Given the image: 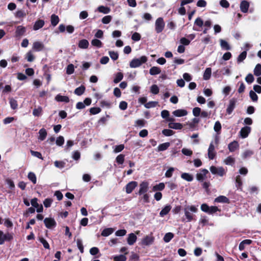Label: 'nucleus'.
Masks as SVG:
<instances>
[{"label": "nucleus", "instance_id": "36", "mask_svg": "<svg viewBox=\"0 0 261 261\" xmlns=\"http://www.w3.org/2000/svg\"><path fill=\"white\" fill-rule=\"evenodd\" d=\"M165 184L163 182H160L159 184L154 186L152 188V190L153 191H160L163 190L165 189Z\"/></svg>", "mask_w": 261, "mask_h": 261}, {"label": "nucleus", "instance_id": "19", "mask_svg": "<svg viewBox=\"0 0 261 261\" xmlns=\"http://www.w3.org/2000/svg\"><path fill=\"white\" fill-rule=\"evenodd\" d=\"M89 43L86 39H83L79 41L78 47L81 49H87L88 48Z\"/></svg>", "mask_w": 261, "mask_h": 261}, {"label": "nucleus", "instance_id": "45", "mask_svg": "<svg viewBox=\"0 0 261 261\" xmlns=\"http://www.w3.org/2000/svg\"><path fill=\"white\" fill-rule=\"evenodd\" d=\"M91 44L98 48L101 47L102 46V43L101 41L97 39H93L91 41Z\"/></svg>", "mask_w": 261, "mask_h": 261}, {"label": "nucleus", "instance_id": "63", "mask_svg": "<svg viewBox=\"0 0 261 261\" xmlns=\"http://www.w3.org/2000/svg\"><path fill=\"white\" fill-rule=\"evenodd\" d=\"M112 19V17L110 15H107L104 16L102 19L101 21L103 24H108L110 23Z\"/></svg>", "mask_w": 261, "mask_h": 261}, {"label": "nucleus", "instance_id": "31", "mask_svg": "<svg viewBox=\"0 0 261 261\" xmlns=\"http://www.w3.org/2000/svg\"><path fill=\"white\" fill-rule=\"evenodd\" d=\"M39 139L41 141H43L46 137L47 131L44 128L40 129L39 131Z\"/></svg>", "mask_w": 261, "mask_h": 261}, {"label": "nucleus", "instance_id": "12", "mask_svg": "<svg viewBox=\"0 0 261 261\" xmlns=\"http://www.w3.org/2000/svg\"><path fill=\"white\" fill-rule=\"evenodd\" d=\"M203 21L200 17L197 18L194 22V25L193 28V30L196 31H199L200 29L197 28V27L199 28H201L203 25Z\"/></svg>", "mask_w": 261, "mask_h": 261}, {"label": "nucleus", "instance_id": "57", "mask_svg": "<svg viewBox=\"0 0 261 261\" xmlns=\"http://www.w3.org/2000/svg\"><path fill=\"white\" fill-rule=\"evenodd\" d=\"M157 104H158V102L151 101H149L148 102H146L144 105V106L145 108H146L147 109H149L151 108H154V107H156Z\"/></svg>", "mask_w": 261, "mask_h": 261}, {"label": "nucleus", "instance_id": "41", "mask_svg": "<svg viewBox=\"0 0 261 261\" xmlns=\"http://www.w3.org/2000/svg\"><path fill=\"white\" fill-rule=\"evenodd\" d=\"M28 178L31 180L34 184H36L37 182V178L35 174L32 172H30L28 175Z\"/></svg>", "mask_w": 261, "mask_h": 261}, {"label": "nucleus", "instance_id": "52", "mask_svg": "<svg viewBox=\"0 0 261 261\" xmlns=\"http://www.w3.org/2000/svg\"><path fill=\"white\" fill-rule=\"evenodd\" d=\"M249 96H250V98L251 99V100L254 102L257 101L258 100V98L257 94L255 93V92L254 91H253L252 90L250 91Z\"/></svg>", "mask_w": 261, "mask_h": 261}, {"label": "nucleus", "instance_id": "13", "mask_svg": "<svg viewBox=\"0 0 261 261\" xmlns=\"http://www.w3.org/2000/svg\"><path fill=\"white\" fill-rule=\"evenodd\" d=\"M214 202L229 204L230 203V200L226 196L221 195L216 198L214 200Z\"/></svg>", "mask_w": 261, "mask_h": 261}, {"label": "nucleus", "instance_id": "6", "mask_svg": "<svg viewBox=\"0 0 261 261\" xmlns=\"http://www.w3.org/2000/svg\"><path fill=\"white\" fill-rule=\"evenodd\" d=\"M138 182L136 181L129 182L125 186V192L127 194L131 193L133 190L137 187Z\"/></svg>", "mask_w": 261, "mask_h": 261}, {"label": "nucleus", "instance_id": "14", "mask_svg": "<svg viewBox=\"0 0 261 261\" xmlns=\"http://www.w3.org/2000/svg\"><path fill=\"white\" fill-rule=\"evenodd\" d=\"M216 155L215 152V147L212 143H211L209 146L208 149V156L210 160H213Z\"/></svg>", "mask_w": 261, "mask_h": 261}, {"label": "nucleus", "instance_id": "9", "mask_svg": "<svg viewBox=\"0 0 261 261\" xmlns=\"http://www.w3.org/2000/svg\"><path fill=\"white\" fill-rule=\"evenodd\" d=\"M154 240L153 237L151 236H146L142 240L141 244L143 245L148 246L152 244Z\"/></svg>", "mask_w": 261, "mask_h": 261}, {"label": "nucleus", "instance_id": "17", "mask_svg": "<svg viewBox=\"0 0 261 261\" xmlns=\"http://www.w3.org/2000/svg\"><path fill=\"white\" fill-rule=\"evenodd\" d=\"M137 237L134 233H131L128 234L127 239V242L128 245H133L136 242Z\"/></svg>", "mask_w": 261, "mask_h": 261}, {"label": "nucleus", "instance_id": "25", "mask_svg": "<svg viewBox=\"0 0 261 261\" xmlns=\"http://www.w3.org/2000/svg\"><path fill=\"white\" fill-rule=\"evenodd\" d=\"M171 208L172 207L170 205H166L160 212V216L161 217H164L167 215L171 210Z\"/></svg>", "mask_w": 261, "mask_h": 261}, {"label": "nucleus", "instance_id": "22", "mask_svg": "<svg viewBox=\"0 0 261 261\" xmlns=\"http://www.w3.org/2000/svg\"><path fill=\"white\" fill-rule=\"evenodd\" d=\"M55 100L59 102H65L68 103L69 102V98L67 96H63L60 94H58L55 97Z\"/></svg>", "mask_w": 261, "mask_h": 261}, {"label": "nucleus", "instance_id": "43", "mask_svg": "<svg viewBox=\"0 0 261 261\" xmlns=\"http://www.w3.org/2000/svg\"><path fill=\"white\" fill-rule=\"evenodd\" d=\"M123 77V74L122 72H117L116 74L115 77L114 79V82L116 84L120 82Z\"/></svg>", "mask_w": 261, "mask_h": 261}, {"label": "nucleus", "instance_id": "24", "mask_svg": "<svg viewBox=\"0 0 261 261\" xmlns=\"http://www.w3.org/2000/svg\"><path fill=\"white\" fill-rule=\"evenodd\" d=\"M228 148L230 152H234L238 148H239L238 142L234 141L230 143L228 145Z\"/></svg>", "mask_w": 261, "mask_h": 261}, {"label": "nucleus", "instance_id": "40", "mask_svg": "<svg viewBox=\"0 0 261 261\" xmlns=\"http://www.w3.org/2000/svg\"><path fill=\"white\" fill-rule=\"evenodd\" d=\"M254 74L256 76H259L261 75V65L260 64H257L253 70Z\"/></svg>", "mask_w": 261, "mask_h": 261}, {"label": "nucleus", "instance_id": "59", "mask_svg": "<svg viewBox=\"0 0 261 261\" xmlns=\"http://www.w3.org/2000/svg\"><path fill=\"white\" fill-rule=\"evenodd\" d=\"M54 165L57 168L62 169L65 167V163L63 161H56L54 162Z\"/></svg>", "mask_w": 261, "mask_h": 261}, {"label": "nucleus", "instance_id": "30", "mask_svg": "<svg viewBox=\"0 0 261 261\" xmlns=\"http://www.w3.org/2000/svg\"><path fill=\"white\" fill-rule=\"evenodd\" d=\"M170 146V143L166 142L160 144L158 147V151H163L167 150Z\"/></svg>", "mask_w": 261, "mask_h": 261}, {"label": "nucleus", "instance_id": "37", "mask_svg": "<svg viewBox=\"0 0 261 261\" xmlns=\"http://www.w3.org/2000/svg\"><path fill=\"white\" fill-rule=\"evenodd\" d=\"M25 59L30 62H32L34 61L35 60V56H34L32 51L31 50H30L28 51L25 56Z\"/></svg>", "mask_w": 261, "mask_h": 261}, {"label": "nucleus", "instance_id": "29", "mask_svg": "<svg viewBox=\"0 0 261 261\" xmlns=\"http://www.w3.org/2000/svg\"><path fill=\"white\" fill-rule=\"evenodd\" d=\"M212 69L210 67L206 68L204 71L203 79L204 80H208L211 76Z\"/></svg>", "mask_w": 261, "mask_h": 261}, {"label": "nucleus", "instance_id": "49", "mask_svg": "<svg viewBox=\"0 0 261 261\" xmlns=\"http://www.w3.org/2000/svg\"><path fill=\"white\" fill-rule=\"evenodd\" d=\"M235 162V159L231 156H228L225 160L224 163L227 165H232Z\"/></svg>", "mask_w": 261, "mask_h": 261}, {"label": "nucleus", "instance_id": "53", "mask_svg": "<svg viewBox=\"0 0 261 261\" xmlns=\"http://www.w3.org/2000/svg\"><path fill=\"white\" fill-rule=\"evenodd\" d=\"M74 67L72 64H69L66 68V73L67 74H71L74 73Z\"/></svg>", "mask_w": 261, "mask_h": 261}, {"label": "nucleus", "instance_id": "38", "mask_svg": "<svg viewBox=\"0 0 261 261\" xmlns=\"http://www.w3.org/2000/svg\"><path fill=\"white\" fill-rule=\"evenodd\" d=\"M174 237V234L172 232H168L164 237L163 240L166 243L169 242Z\"/></svg>", "mask_w": 261, "mask_h": 261}, {"label": "nucleus", "instance_id": "64", "mask_svg": "<svg viewBox=\"0 0 261 261\" xmlns=\"http://www.w3.org/2000/svg\"><path fill=\"white\" fill-rule=\"evenodd\" d=\"M141 35L137 32H135L132 36V39L134 41H138L141 39Z\"/></svg>", "mask_w": 261, "mask_h": 261}, {"label": "nucleus", "instance_id": "55", "mask_svg": "<svg viewBox=\"0 0 261 261\" xmlns=\"http://www.w3.org/2000/svg\"><path fill=\"white\" fill-rule=\"evenodd\" d=\"M220 212L221 210L218 208V207L216 206H211L209 207L208 212L207 214H213L217 212Z\"/></svg>", "mask_w": 261, "mask_h": 261}, {"label": "nucleus", "instance_id": "48", "mask_svg": "<svg viewBox=\"0 0 261 261\" xmlns=\"http://www.w3.org/2000/svg\"><path fill=\"white\" fill-rule=\"evenodd\" d=\"M221 128H222V126H221V124L220 122L219 121H216L215 123L214 127V129L215 131L218 134H220V131L221 130Z\"/></svg>", "mask_w": 261, "mask_h": 261}, {"label": "nucleus", "instance_id": "3", "mask_svg": "<svg viewBox=\"0 0 261 261\" xmlns=\"http://www.w3.org/2000/svg\"><path fill=\"white\" fill-rule=\"evenodd\" d=\"M165 27V22L162 17H159L155 22V30L157 33H161Z\"/></svg>", "mask_w": 261, "mask_h": 261}, {"label": "nucleus", "instance_id": "21", "mask_svg": "<svg viewBox=\"0 0 261 261\" xmlns=\"http://www.w3.org/2000/svg\"><path fill=\"white\" fill-rule=\"evenodd\" d=\"M44 25V21L42 19H39L37 20L33 26V30L35 31L38 30L42 28Z\"/></svg>", "mask_w": 261, "mask_h": 261}, {"label": "nucleus", "instance_id": "54", "mask_svg": "<svg viewBox=\"0 0 261 261\" xmlns=\"http://www.w3.org/2000/svg\"><path fill=\"white\" fill-rule=\"evenodd\" d=\"M39 241L43 244V247L45 249H49L50 248L49 245L47 242L46 240H45L43 237H39Z\"/></svg>", "mask_w": 261, "mask_h": 261}, {"label": "nucleus", "instance_id": "8", "mask_svg": "<svg viewBox=\"0 0 261 261\" xmlns=\"http://www.w3.org/2000/svg\"><path fill=\"white\" fill-rule=\"evenodd\" d=\"M44 223L46 228L50 229L56 225V222L54 218H46L44 220Z\"/></svg>", "mask_w": 261, "mask_h": 261}, {"label": "nucleus", "instance_id": "18", "mask_svg": "<svg viewBox=\"0 0 261 261\" xmlns=\"http://www.w3.org/2000/svg\"><path fill=\"white\" fill-rule=\"evenodd\" d=\"M249 7V3L246 1H243L240 4V9L243 13H247Z\"/></svg>", "mask_w": 261, "mask_h": 261}, {"label": "nucleus", "instance_id": "4", "mask_svg": "<svg viewBox=\"0 0 261 261\" xmlns=\"http://www.w3.org/2000/svg\"><path fill=\"white\" fill-rule=\"evenodd\" d=\"M210 170L212 174H217L220 176H223L226 174V172L224 168L222 167L217 168L215 166H212L210 167Z\"/></svg>", "mask_w": 261, "mask_h": 261}, {"label": "nucleus", "instance_id": "16", "mask_svg": "<svg viewBox=\"0 0 261 261\" xmlns=\"http://www.w3.org/2000/svg\"><path fill=\"white\" fill-rule=\"evenodd\" d=\"M32 48L36 51H40L43 49L44 45L40 42L36 41L33 43Z\"/></svg>", "mask_w": 261, "mask_h": 261}, {"label": "nucleus", "instance_id": "5", "mask_svg": "<svg viewBox=\"0 0 261 261\" xmlns=\"http://www.w3.org/2000/svg\"><path fill=\"white\" fill-rule=\"evenodd\" d=\"M149 190V183L147 181H143L139 185V190L138 194L141 196L143 194L147 193Z\"/></svg>", "mask_w": 261, "mask_h": 261}, {"label": "nucleus", "instance_id": "50", "mask_svg": "<svg viewBox=\"0 0 261 261\" xmlns=\"http://www.w3.org/2000/svg\"><path fill=\"white\" fill-rule=\"evenodd\" d=\"M126 257L125 256V255L123 254L116 255L114 256L113 257V259L114 261H126Z\"/></svg>", "mask_w": 261, "mask_h": 261}, {"label": "nucleus", "instance_id": "39", "mask_svg": "<svg viewBox=\"0 0 261 261\" xmlns=\"http://www.w3.org/2000/svg\"><path fill=\"white\" fill-rule=\"evenodd\" d=\"M220 41L221 46L223 49L225 50H230L231 49L230 45L227 41L223 39H220Z\"/></svg>", "mask_w": 261, "mask_h": 261}, {"label": "nucleus", "instance_id": "61", "mask_svg": "<svg viewBox=\"0 0 261 261\" xmlns=\"http://www.w3.org/2000/svg\"><path fill=\"white\" fill-rule=\"evenodd\" d=\"M254 80V76L251 73H249L245 77V81L248 84H251L253 82Z\"/></svg>", "mask_w": 261, "mask_h": 261}, {"label": "nucleus", "instance_id": "2", "mask_svg": "<svg viewBox=\"0 0 261 261\" xmlns=\"http://www.w3.org/2000/svg\"><path fill=\"white\" fill-rule=\"evenodd\" d=\"M147 61V58L143 56L140 58L133 59L129 63V66L131 68H137Z\"/></svg>", "mask_w": 261, "mask_h": 261}, {"label": "nucleus", "instance_id": "26", "mask_svg": "<svg viewBox=\"0 0 261 261\" xmlns=\"http://www.w3.org/2000/svg\"><path fill=\"white\" fill-rule=\"evenodd\" d=\"M59 17L58 15L53 14L50 17L51 24L53 27L56 26L59 22Z\"/></svg>", "mask_w": 261, "mask_h": 261}, {"label": "nucleus", "instance_id": "15", "mask_svg": "<svg viewBox=\"0 0 261 261\" xmlns=\"http://www.w3.org/2000/svg\"><path fill=\"white\" fill-rule=\"evenodd\" d=\"M26 32V29L22 25L17 26L15 31V36L20 37L24 34Z\"/></svg>", "mask_w": 261, "mask_h": 261}, {"label": "nucleus", "instance_id": "33", "mask_svg": "<svg viewBox=\"0 0 261 261\" xmlns=\"http://www.w3.org/2000/svg\"><path fill=\"white\" fill-rule=\"evenodd\" d=\"M98 11L103 14H108L110 13L111 9L109 7H105L103 6H100L97 8Z\"/></svg>", "mask_w": 261, "mask_h": 261}, {"label": "nucleus", "instance_id": "60", "mask_svg": "<svg viewBox=\"0 0 261 261\" xmlns=\"http://www.w3.org/2000/svg\"><path fill=\"white\" fill-rule=\"evenodd\" d=\"M53 200L51 198H46L43 201V204L46 208L49 207L51 206Z\"/></svg>", "mask_w": 261, "mask_h": 261}, {"label": "nucleus", "instance_id": "1", "mask_svg": "<svg viewBox=\"0 0 261 261\" xmlns=\"http://www.w3.org/2000/svg\"><path fill=\"white\" fill-rule=\"evenodd\" d=\"M190 211L196 213L198 211L197 208L195 205L187 206L184 208V212L187 222H191L196 221L195 215L192 214Z\"/></svg>", "mask_w": 261, "mask_h": 261}, {"label": "nucleus", "instance_id": "11", "mask_svg": "<svg viewBox=\"0 0 261 261\" xmlns=\"http://www.w3.org/2000/svg\"><path fill=\"white\" fill-rule=\"evenodd\" d=\"M201 172L196 174V178L199 181H202L205 177L206 175L208 173V171L206 169L200 170Z\"/></svg>", "mask_w": 261, "mask_h": 261}, {"label": "nucleus", "instance_id": "10", "mask_svg": "<svg viewBox=\"0 0 261 261\" xmlns=\"http://www.w3.org/2000/svg\"><path fill=\"white\" fill-rule=\"evenodd\" d=\"M251 132V127L249 126H244L242 127L240 132V134L242 138H245L248 137Z\"/></svg>", "mask_w": 261, "mask_h": 261}, {"label": "nucleus", "instance_id": "47", "mask_svg": "<svg viewBox=\"0 0 261 261\" xmlns=\"http://www.w3.org/2000/svg\"><path fill=\"white\" fill-rule=\"evenodd\" d=\"M42 109L41 107L34 109L33 111V115L36 117H39L42 114Z\"/></svg>", "mask_w": 261, "mask_h": 261}, {"label": "nucleus", "instance_id": "56", "mask_svg": "<svg viewBox=\"0 0 261 261\" xmlns=\"http://www.w3.org/2000/svg\"><path fill=\"white\" fill-rule=\"evenodd\" d=\"M101 109L98 107H93L90 109V113L92 115L98 114L101 112Z\"/></svg>", "mask_w": 261, "mask_h": 261}, {"label": "nucleus", "instance_id": "7", "mask_svg": "<svg viewBox=\"0 0 261 261\" xmlns=\"http://www.w3.org/2000/svg\"><path fill=\"white\" fill-rule=\"evenodd\" d=\"M237 99L232 98L229 100V105L226 109V113L227 114H231L236 107Z\"/></svg>", "mask_w": 261, "mask_h": 261}, {"label": "nucleus", "instance_id": "32", "mask_svg": "<svg viewBox=\"0 0 261 261\" xmlns=\"http://www.w3.org/2000/svg\"><path fill=\"white\" fill-rule=\"evenodd\" d=\"M161 72V69L159 67L156 66L151 67L149 70V73L152 75L160 74Z\"/></svg>", "mask_w": 261, "mask_h": 261}, {"label": "nucleus", "instance_id": "35", "mask_svg": "<svg viewBox=\"0 0 261 261\" xmlns=\"http://www.w3.org/2000/svg\"><path fill=\"white\" fill-rule=\"evenodd\" d=\"M181 177L187 181H192L193 180V175L188 173H182Z\"/></svg>", "mask_w": 261, "mask_h": 261}, {"label": "nucleus", "instance_id": "42", "mask_svg": "<svg viewBox=\"0 0 261 261\" xmlns=\"http://www.w3.org/2000/svg\"><path fill=\"white\" fill-rule=\"evenodd\" d=\"M9 103L12 109L15 110L17 109L18 103L16 100H15L13 98H10L9 99Z\"/></svg>", "mask_w": 261, "mask_h": 261}, {"label": "nucleus", "instance_id": "23", "mask_svg": "<svg viewBox=\"0 0 261 261\" xmlns=\"http://www.w3.org/2000/svg\"><path fill=\"white\" fill-rule=\"evenodd\" d=\"M252 242L251 240L246 239L242 241L239 244V249L240 251L244 250L246 245H250Z\"/></svg>", "mask_w": 261, "mask_h": 261}, {"label": "nucleus", "instance_id": "27", "mask_svg": "<svg viewBox=\"0 0 261 261\" xmlns=\"http://www.w3.org/2000/svg\"><path fill=\"white\" fill-rule=\"evenodd\" d=\"M168 126L170 128L175 129H181L183 127L182 124L177 122H170L169 123Z\"/></svg>", "mask_w": 261, "mask_h": 261}, {"label": "nucleus", "instance_id": "44", "mask_svg": "<svg viewBox=\"0 0 261 261\" xmlns=\"http://www.w3.org/2000/svg\"><path fill=\"white\" fill-rule=\"evenodd\" d=\"M247 56V51H243L242 52L237 58L238 63H240L243 62L246 58Z\"/></svg>", "mask_w": 261, "mask_h": 261}, {"label": "nucleus", "instance_id": "58", "mask_svg": "<svg viewBox=\"0 0 261 261\" xmlns=\"http://www.w3.org/2000/svg\"><path fill=\"white\" fill-rule=\"evenodd\" d=\"M236 187L237 188L239 189H241L242 186V181L241 177L240 175L237 176L236 178Z\"/></svg>", "mask_w": 261, "mask_h": 261}, {"label": "nucleus", "instance_id": "62", "mask_svg": "<svg viewBox=\"0 0 261 261\" xmlns=\"http://www.w3.org/2000/svg\"><path fill=\"white\" fill-rule=\"evenodd\" d=\"M174 132L169 129H164L162 130V134L165 136H171L174 134Z\"/></svg>", "mask_w": 261, "mask_h": 261}, {"label": "nucleus", "instance_id": "28", "mask_svg": "<svg viewBox=\"0 0 261 261\" xmlns=\"http://www.w3.org/2000/svg\"><path fill=\"white\" fill-rule=\"evenodd\" d=\"M85 87L84 85H81L75 89L74 93L78 96H81L85 92Z\"/></svg>", "mask_w": 261, "mask_h": 261}, {"label": "nucleus", "instance_id": "46", "mask_svg": "<svg viewBox=\"0 0 261 261\" xmlns=\"http://www.w3.org/2000/svg\"><path fill=\"white\" fill-rule=\"evenodd\" d=\"M142 197L140 198V200H142L144 203H149L150 202L149 200V195L147 193H145L143 194Z\"/></svg>", "mask_w": 261, "mask_h": 261}, {"label": "nucleus", "instance_id": "51", "mask_svg": "<svg viewBox=\"0 0 261 261\" xmlns=\"http://www.w3.org/2000/svg\"><path fill=\"white\" fill-rule=\"evenodd\" d=\"M125 155L123 154H119L116 158V162L118 164H122L124 162Z\"/></svg>", "mask_w": 261, "mask_h": 261}, {"label": "nucleus", "instance_id": "34", "mask_svg": "<svg viewBox=\"0 0 261 261\" xmlns=\"http://www.w3.org/2000/svg\"><path fill=\"white\" fill-rule=\"evenodd\" d=\"M114 231V229L112 228H107L104 229L101 232V236L103 237H108Z\"/></svg>", "mask_w": 261, "mask_h": 261}, {"label": "nucleus", "instance_id": "20", "mask_svg": "<svg viewBox=\"0 0 261 261\" xmlns=\"http://www.w3.org/2000/svg\"><path fill=\"white\" fill-rule=\"evenodd\" d=\"M172 113L176 117H182L187 115L188 112L186 110L178 109L173 111Z\"/></svg>", "mask_w": 261, "mask_h": 261}]
</instances>
